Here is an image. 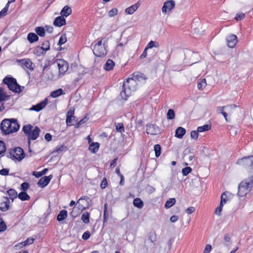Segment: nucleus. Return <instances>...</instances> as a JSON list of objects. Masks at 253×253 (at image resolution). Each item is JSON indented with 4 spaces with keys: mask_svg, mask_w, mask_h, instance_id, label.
<instances>
[{
    "mask_svg": "<svg viewBox=\"0 0 253 253\" xmlns=\"http://www.w3.org/2000/svg\"><path fill=\"white\" fill-rule=\"evenodd\" d=\"M21 65L23 68H27L32 71L34 70L35 65L29 59H23L19 60Z\"/></svg>",
    "mask_w": 253,
    "mask_h": 253,
    "instance_id": "15",
    "label": "nucleus"
},
{
    "mask_svg": "<svg viewBox=\"0 0 253 253\" xmlns=\"http://www.w3.org/2000/svg\"><path fill=\"white\" fill-rule=\"evenodd\" d=\"M154 150L155 151V156L159 157L161 153V147L159 144H156L154 145Z\"/></svg>",
    "mask_w": 253,
    "mask_h": 253,
    "instance_id": "43",
    "label": "nucleus"
},
{
    "mask_svg": "<svg viewBox=\"0 0 253 253\" xmlns=\"http://www.w3.org/2000/svg\"><path fill=\"white\" fill-rule=\"evenodd\" d=\"M6 151V146L5 143L0 140V155L2 154V153H4Z\"/></svg>",
    "mask_w": 253,
    "mask_h": 253,
    "instance_id": "50",
    "label": "nucleus"
},
{
    "mask_svg": "<svg viewBox=\"0 0 253 253\" xmlns=\"http://www.w3.org/2000/svg\"><path fill=\"white\" fill-rule=\"evenodd\" d=\"M102 40L99 41L93 46V52L96 57H102L106 56L107 53V44L105 43L102 44Z\"/></svg>",
    "mask_w": 253,
    "mask_h": 253,
    "instance_id": "6",
    "label": "nucleus"
},
{
    "mask_svg": "<svg viewBox=\"0 0 253 253\" xmlns=\"http://www.w3.org/2000/svg\"><path fill=\"white\" fill-rule=\"evenodd\" d=\"M137 83L135 79H127L124 81L123 85L122 91L120 93V95L123 99L127 100L132 92L135 91L137 89Z\"/></svg>",
    "mask_w": 253,
    "mask_h": 253,
    "instance_id": "2",
    "label": "nucleus"
},
{
    "mask_svg": "<svg viewBox=\"0 0 253 253\" xmlns=\"http://www.w3.org/2000/svg\"><path fill=\"white\" fill-rule=\"evenodd\" d=\"M192 171V169L189 167H187L182 169V173L183 175L186 176Z\"/></svg>",
    "mask_w": 253,
    "mask_h": 253,
    "instance_id": "49",
    "label": "nucleus"
},
{
    "mask_svg": "<svg viewBox=\"0 0 253 253\" xmlns=\"http://www.w3.org/2000/svg\"><path fill=\"white\" fill-rule=\"evenodd\" d=\"M237 164L246 168L250 173H253V156L245 157L239 159Z\"/></svg>",
    "mask_w": 253,
    "mask_h": 253,
    "instance_id": "7",
    "label": "nucleus"
},
{
    "mask_svg": "<svg viewBox=\"0 0 253 253\" xmlns=\"http://www.w3.org/2000/svg\"><path fill=\"white\" fill-rule=\"evenodd\" d=\"M47 103L48 99L47 98H45L43 101H41V102L35 105H33L30 110L36 112H39L42 109L45 108Z\"/></svg>",
    "mask_w": 253,
    "mask_h": 253,
    "instance_id": "14",
    "label": "nucleus"
},
{
    "mask_svg": "<svg viewBox=\"0 0 253 253\" xmlns=\"http://www.w3.org/2000/svg\"><path fill=\"white\" fill-rule=\"evenodd\" d=\"M27 40L30 43H33L39 40V37L34 33H30L28 34Z\"/></svg>",
    "mask_w": 253,
    "mask_h": 253,
    "instance_id": "28",
    "label": "nucleus"
},
{
    "mask_svg": "<svg viewBox=\"0 0 253 253\" xmlns=\"http://www.w3.org/2000/svg\"><path fill=\"white\" fill-rule=\"evenodd\" d=\"M75 110L74 108L70 109L66 114V123L68 126H72L73 121L72 118L75 119L74 115Z\"/></svg>",
    "mask_w": 253,
    "mask_h": 253,
    "instance_id": "20",
    "label": "nucleus"
},
{
    "mask_svg": "<svg viewBox=\"0 0 253 253\" xmlns=\"http://www.w3.org/2000/svg\"><path fill=\"white\" fill-rule=\"evenodd\" d=\"M63 94V91L62 89L59 88L57 90H55L51 92L50 93V96L53 98H55V97L59 96L60 95H61Z\"/></svg>",
    "mask_w": 253,
    "mask_h": 253,
    "instance_id": "38",
    "label": "nucleus"
},
{
    "mask_svg": "<svg viewBox=\"0 0 253 253\" xmlns=\"http://www.w3.org/2000/svg\"><path fill=\"white\" fill-rule=\"evenodd\" d=\"M146 133L151 135H157L160 133V129L156 125L150 124L146 125Z\"/></svg>",
    "mask_w": 253,
    "mask_h": 253,
    "instance_id": "11",
    "label": "nucleus"
},
{
    "mask_svg": "<svg viewBox=\"0 0 253 253\" xmlns=\"http://www.w3.org/2000/svg\"><path fill=\"white\" fill-rule=\"evenodd\" d=\"M30 184L27 182H23L21 185V189L23 191H27L30 188Z\"/></svg>",
    "mask_w": 253,
    "mask_h": 253,
    "instance_id": "51",
    "label": "nucleus"
},
{
    "mask_svg": "<svg viewBox=\"0 0 253 253\" xmlns=\"http://www.w3.org/2000/svg\"><path fill=\"white\" fill-rule=\"evenodd\" d=\"M140 3L139 1L133 4L125 9V12L127 14H132L140 6Z\"/></svg>",
    "mask_w": 253,
    "mask_h": 253,
    "instance_id": "21",
    "label": "nucleus"
},
{
    "mask_svg": "<svg viewBox=\"0 0 253 253\" xmlns=\"http://www.w3.org/2000/svg\"><path fill=\"white\" fill-rule=\"evenodd\" d=\"M7 193L9 195L10 199L12 200V202L18 196V194L16 191L14 189H9L7 191Z\"/></svg>",
    "mask_w": 253,
    "mask_h": 253,
    "instance_id": "31",
    "label": "nucleus"
},
{
    "mask_svg": "<svg viewBox=\"0 0 253 253\" xmlns=\"http://www.w3.org/2000/svg\"><path fill=\"white\" fill-rule=\"evenodd\" d=\"M34 54L38 56H40L42 55L45 54V52L43 50L42 47H41L40 46H37L33 51Z\"/></svg>",
    "mask_w": 253,
    "mask_h": 253,
    "instance_id": "33",
    "label": "nucleus"
},
{
    "mask_svg": "<svg viewBox=\"0 0 253 253\" xmlns=\"http://www.w3.org/2000/svg\"><path fill=\"white\" fill-rule=\"evenodd\" d=\"M20 126L15 119H5L0 124L1 133L5 135L17 132Z\"/></svg>",
    "mask_w": 253,
    "mask_h": 253,
    "instance_id": "1",
    "label": "nucleus"
},
{
    "mask_svg": "<svg viewBox=\"0 0 253 253\" xmlns=\"http://www.w3.org/2000/svg\"><path fill=\"white\" fill-rule=\"evenodd\" d=\"M90 213L88 212H85L82 215L81 219L85 224H88L89 222Z\"/></svg>",
    "mask_w": 253,
    "mask_h": 253,
    "instance_id": "35",
    "label": "nucleus"
},
{
    "mask_svg": "<svg viewBox=\"0 0 253 253\" xmlns=\"http://www.w3.org/2000/svg\"><path fill=\"white\" fill-rule=\"evenodd\" d=\"M115 127L118 132L120 133L125 132L124 126L123 123H115Z\"/></svg>",
    "mask_w": 253,
    "mask_h": 253,
    "instance_id": "42",
    "label": "nucleus"
},
{
    "mask_svg": "<svg viewBox=\"0 0 253 253\" xmlns=\"http://www.w3.org/2000/svg\"><path fill=\"white\" fill-rule=\"evenodd\" d=\"M157 46H158V45H156V42H154L153 41H151L147 44V45H146V49H149V48H153L154 47H157Z\"/></svg>",
    "mask_w": 253,
    "mask_h": 253,
    "instance_id": "57",
    "label": "nucleus"
},
{
    "mask_svg": "<svg viewBox=\"0 0 253 253\" xmlns=\"http://www.w3.org/2000/svg\"><path fill=\"white\" fill-rule=\"evenodd\" d=\"M9 169H2L0 170V174L3 176L8 175Z\"/></svg>",
    "mask_w": 253,
    "mask_h": 253,
    "instance_id": "59",
    "label": "nucleus"
},
{
    "mask_svg": "<svg viewBox=\"0 0 253 253\" xmlns=\"http://www.w3.org/2000/svg\"><path fill=\"white\" fill-rule=\"evenodd\" d=\"M245 17V14L244 13L237 14L235 19L237 21H240L243 20Z\"/></svg>",
    "mask_w": 253,
    "mask_h": 253,
    "instance_id": "61",
    "label": "nucleus"
},
{
    "mask_svg": "<svg viewBox=\"0 0 253 253\" xmlns=\"http://www.w3.org/2000/svg\"><path fill=\"white\" fill-rule=\"evenodd\" d=\"M132 78L135 79L136 82L137 81L141 82L145 81L147 79L146 76L142 73H134L132 74Z\"/></svg>",
    "mask_w": 253,
    "mask_h": 253,
    "instance_id": "23",
    "label": "nucleus"
},
{
    "mask_svg": "<svg viewBox=\"0 0 253 253\" xmlns=\"http://www.w3.org/2000/svg\"><path fill=\"white\" fill-rule=\"evenodd\" d=\"M35 31L37 35L41 37H43L45 35V30L43 27H37L35 28Z\"/></svg>",
    "mask_w": 253,
    "mask_h": 253,
    "instance_id": "32",
    "label": "nucleus"
},
{
    "mask_svg": "<svg viewBox=\"0 0 253 253\" xmlns=\"http://www.w3.org/2000/svg\"><path fill=\"white\" fill-rule=\"evenodd\" d=\"M195 211V208L193 207H190L187 208L185 211L187 214H191L194 212Z\"/></svg>",
    "mask_w": 253,
    "mask_h": 253,
    "instance_id": "64",
    "label": "nucleus"
},
{
    "mask_svg": "<svg viewBox=\"0 0 253 253\" xmlns=\"http://www.w3.org/2000/svg\"><path fill=\"white\" fill-rule=\"evenodd\" d=\"M108 186V182L107 179L105 177H104L102 180V182L100 184V187L102 189H104Z\"/></svg>",
    "mask_w": 253,
    "mask_h": 253,
    "instance_id": "58",
    "label": "nucleus"
},
{
    "mask_svg": "<svg viewBox=\"0 0 253 253\" xmlns=\"http://www.w3.org/2000/svg\"><path fill=\"white\" fill-rule=\"evenodd\" d=\"M211 250V246L210 244H207L206 246L203 253H210Z\"/></svg>",
    "mask_w": 253,
    "mask_h": 253,
    "instance_id": "63",
    "label": "nucleus"
},
{
    "mask_svg": "<svg viewBox=\"0 0 253 253\" xmlns=\"http://www.w3.org/2000/svg\"><path fill=\"white\" fill-rule=\"evenodd\" d=\"M2 83L7 85L9 90L16 93H21L24 89V86L17 83L16 79L10 76H6L3 79Z\"/></svg>",
    "mask_w": 253,
    "mask_h": 253,
    "instance_id": "3",
    "label": "nucleus"
},
{
    "mask_svg": "<svg viewBox=\"0 0 253 253\" xmlns=\"http://www.w3.org/2000/svg\"><path fill=\"white\" fill-rule=\"evenodd\" d=\"M115 62L111 60L108 59L106 63L104 65L103 69L106 71H111L112 70L115 66Z\"/></svg>",
    "mask_w": 253,
    "mask_h": 253,
    "instance_id": "24",
    "label": "nucleus"
},
{
    "mask_svg": "<svg viewBox=\"0 0 253 253\" xmlns=\"http://www.w3.org/2000/svg\"><path fill=\"white\" fill-rule=\"evenodd\" d=\"M176 200L175 198H169L166 202L165 204V208L166 209H169L174 204H175Z\"/></svg>",
    "mask_w": 253,
    "mask_h": 253,
    "instance_id": "37",
    "label": "nucleus"
},
{
    "mask_svg": "<svg viewBox=\"0 0 253 253\" xmlns=\"http://www.w3.org/2000/svg\"><path fill=\"white\" fill-rule=\"evenodd\" d=\"M227 44L229 47L233 48L237 42V37L235 35H231L226 38Z\"/></svg>",
    "mask_w": 253,
    "mask_h": 253,
    "instance_id": "17",
    "label": "nucleus"
},
{
    "mask_svg": "<svg viewBox=\"0 0 253 253\" xmlns=\"http://www.w3.org/2000/svg\"><path fill=\"white\" fill-rule=\"evenodd\" d=\"M4 200L0 203V210L2 211H6L10 209V201L8 197H3Z\"/></svg>",
    "mask_w": 253,
    "mask_h": 253,
    "instance_id": "19",
    "label": "nucleus"
},
{
    "mask_svg": "<svg viewBox=\"0 0 253 253\" xmlns=\"http://www.w3.org/2000/svg\"><path fill=\"white\" fill-rule=\"evenodd\" d=\"M41 47L43 48V50L46 52L50 49L49 42L48 40L45 41L43 42L42 46Z\"/></svg>",
    "mask_w": 253,
    "mask_h": 253,
    "instance_id": "46",
    "label": "nucleus"
},
{
    "mask_svg": "<svg viewBox=\"0 0 253 253\" xmlns=\"http://www.w3.org/2000/svg\"><path fill=\"white\" fill-rule=\"evenodd\" d=\"M40 131L41 130L38 126H35L34 129L31 130L27 136L29 146H30L31 140H36L39 136Z\"/></svg>",
    "mask_w": 253,
    "mask_h": 253,
    "instance_id": "12",
    "label": "nucleus"
},
{
    "mask_svg": "<svg viewBox=\"0 0 253 253\" xmlns=\"http://www.w3.org/2000/svg\"><path fill=\"white\" fill-rule=\"evenodd\" d=\"M66 24V20L64 17L61 16H58L55 18L53 25L56 27H61Z\"/></svg>",
    "mask_w": 253,
    "mask_h": 253,
    "instance_id": "22",
    "label": "nucleus"
},
{
    "mask_svg": "<svg viewBox=\"0 0 253 253\" xmlns=\"http://www.w3.org/2000/svg\"><path fill=\"white\" fill-rule=\"evenodd\" d=\"M175 4V1L173 0H169L165 2L162 7V12L165 13H167L168 11H169L173 8Z\"/></svg>",
    "mask_w": 253,
    "mask_h": 253,
    "instance_id": "16",
    "label": "nucleus"
},
{
    "mask_svg": "<svg viewBox=\"0 0 253 253\" xmlns=\"http://www.w3.org/2000/svg\"><path fill=\"white\" fill-rule=\"evenodd\" d=\"M245 182L248 186V187H249V188L252 189L253 186V175L249 178H248L247 181H245Z\"/></svg>",
    "mask_w": 253,
    "mask_h": 253,
    "instance_id": "52",
    "label": "nucleus"
},
{
    "mask_svg": "<svg viewBox=\"0 0 253 253\" xmlns=\"http://www.w3.org/2000/svg\"><path fill=\"white\" fill-rule=\"evenodd\" d=\"M33 126L31 125H27L26 126H24L22 130L24 133L27 135V136L28 135V134L30 133L31 130H32Z\"/></svg>",
    "mask_w": 253,
    "mask_h": 253,
    "instance_id": "40",
    "label": "nucleus"
},
{
    "mask_svg": "<svg viewBox=\"0 0 253 253\" xmlns=\"http://www.w3.org/2000/svg\"><path fill=\"white\" fill-rule=\"evenodd\" d=\"M233 197V195L228 191L223 193L221 195L220 203L225 205L227 201L231 200Z\"/></svg>",
    "mask_w": 253,
    "mask_h": 253,
    "instance_id": "18",
    "label": "nucleus"
},
{
    "mask_svg": "<svg viewBox=\"0 0 253 253\" xmlns=\"http://www.w3.org/2000/svg\"><path fill=\"white\" fill-rule=\"evenodd\" d=\"M35 241V239L33 238H28L24 242H23V243H24V246L29 245L32 244Z\"/></svg>",
    "mask_w": 253,
    "mask_h": 253,
    "instance_id": "54",
    "label": "nucleus"
},
{
    "mask_svg": "<svg viewBox=\"0 0 253 253\" xmlns=\"http://www.w3.org/2000/svg\"><path fill=\"white\" fill-rule=\"evenodd\" d=\"M57 63L59 69V74L64 75L68 69V63L64 59H60L57 60Z\"/></svg>",
    "mask_w": 253,
    "mask_h": 253,
    "instance_id": "9",
    "label": "nucleus"
},
{
    "mask_svg": "<svg viewBox=\"0 0 253 253\" xmlns=\"http://www.w3.org/2000/svg\"><path fill=\"white\" fill-rule=\"evenodd\" d=\"M167 119L168 120H172L175 118V113L173 110L169 109L167 114Z\"/></svg>",
    "mask_w": 253,
    "mask_h": 253,
    "instance_id": "45",
    "label": "nucleus"
},
{
    "mask_svg": "<svg viewBox=\"0 0 253 253\" xmlns=\"http://www.w3.org/2000/svg\"><path fill=\"white\" fill-rule=\"evenodd\" d=\"M252 189L249 188L244 181H242L238 186V195L239 197H244Z\"/></svg>",
    "mask_w": 253,
    "mask_h": 253,
    "instance_id": "10",
    "label": "nucleus"
},
{
    "mask_svg": "<svg viewBox=\"0 0 253 253\" xmlns=\"http://www.w3.org/2000/svg\"><path fill=\"white\" fill-rule=\"evenodd\" d=\"M157 240V237L155 231H150L148 235L147 239L144 241V246L147 252H151L154 250Z\"/></svg>",
    "mask_w": 253,
    "mask_h": 253,
    "instance_id": "4",
    "label": "nucleus"
},
{
    "mask_svg": "<svg viewBox=\"0 0 253 253\" xmlns=\"http://www.w3.org/2000/svg\"><path fill=\"white\" fill-rule=\"evenodd\" d=\"M18 197L21 201H27L30 199V196L25 191L21 192Z\"/></svg>",
    "mask_w": 253,
    "mask_h": 253,
    "instance_id": "34",
    "label": "nucleus"
},
{
    "mask_svg": "<svg viewBox=\"0 0 253 253\" xmlns=\"http://www.w3.org/2000/svg\"><path fill=\"white\" fill-rule=\"evenodd\" d=\"M103 225H104L105 223H107V220L109 216V213L107 211V204H105L104 205V212H103Z\"/></svg>",
    "mask_w": 253,
    "mask_h": 253,
    "instance_id": "36",
    "label": "nucleus"
},
{
    "mask_svg": "<svg viewBox=\"0 0 253 253\" xmlns=\"http://www.w3.org/2000/svg\"><path fill=\"white\" fill-rule=\"evenodd\" d=\"M72 9L68 5L65 6L60 12V14L63 17H67L72 13Z\"/></svg>",
    "mask_w": 253,
    "mask_h": 253,
    "instance_id": "26",
    "label": "nucleus"
},
{
    "mask_svg": "<svg viewBox=\"0 0 253 253\" xmlns=\"http://www.w3.org/2000/svg\"><path fill=\"white\" fill-rule=\"evenodd\" d=\"M186 133V130L184 128L179 126L175 130V136L178 138H182Z\"/></svg>",
    "mask_w": 253,
    "mask_h": 253,
    "instance_id": "25",
    "label": "nucleus"
},
{
    "mask_svg": "<svg viewBox=\"0 0 253 253\" xmlns=\"http://www.w3.org/2000/svg\"><path fill=\"white\" fill-rule=\"evenodd\" d=\"M118 9L116 8H112L111 10L109 11L108 15L110 17H112L115 15H116L118 13Z\"/></svg>",
    "mask_w": 253,
    "mask_h": 253,
    "instance_id": "53",
    "label": "nucleus"
},
{
    "mask_svg": "<svg viewBox=\"0 0 253 253\" xmlns=\"http://www.w3.org/2000/svg\"><path fill=\"white\" fill-rule=\"evenodd\" d=\"M91 200L87 196H82L77 202L78 208L81 211L84 210L89 208Z\"/></svg>",
    "mask_w": 253,
    "mask_h": 253,
    "instance_id": "8",
    "label": "nucleus"
},
{
    "mask_svg": "<svg viewBox=\"0 0 253 253\" xmlns=\"http://www.w3.org/2000/svg\"><path fill=\"white\" fill-rule=\"evenodd\" d=\"M90 236V232L88 231H86L83 233L82 235V239L84 240H86L89 238Z\"/></svg>",
    "mask_w": 253,
    "mask_h": 253,
    "instance_id": "60",
    "label": "nucleus"
},
{
    "mask_svg": "<svg viewBox=\"0 0 253 253\" xmlns=\"http://www.w3.org/2000/svg\"><path fill=\"white\" fill-rule=\"evenodd\" d=\"M223 207V205L221 204L220 203L219 206H218L215 209V213L218 215H220L221 212L222 210Z\"/></svg>",
    "mask_w": 253,
    "mask_h": 253,
    "instance_id": "55",
    "label": "nucleus"
},
{
    "mask_svg": "<svg viewBox=\"0 0 253 253\" xmlns=\"http://www.w3.org/2000/svg\"><path fill=\"white\" fill-rule=\"evenodd\" d=\"M67 213V211L65 210H62L60 211L59 213L57 216V220L58 221L61 222L65 219L68 216Z\"/></svg>",
    "mask_w": 253,
    "mask_h": 253,
    "instance_id": "27",
    "label": "nucleus"
},
{
    "mask_svg": "<svg viewBox=\"0 0 253 253\" xmlns=\"http://www.w3.org/2000/svg\"><path fill=\"white\" fill-rule=\"evenodd\" d=\"M52 177L53 176L50 174L49 176H45L41 177L38 182V185L41 188L45 187L50 182Z\"/></svg>",
    "mask_w": 253,
    "mask_h": 253,
    "instance_id": "13",
    "label": "nucleus"
},
{
    "mask_svg": "<svg viewBox=\"0 0 253 253\" xmlns=\"http://www.w3.org/2000/svg\"><path fill=\"white\" fill-rule=\"evenodd\" d=\"M6 157L8 158L11 159L12 160L21 161L25 158V154L23 149L17 147L13 149L8 150L6 153Z\"/></svg>",
    "mask_w": 253,
    "mask_h": 253,
    "instance_id": "5",
    "label": "nucleus"
},
{
    "mask_svg": "<svg viewBox=\"0 0 253 253\" xmlns=\"http://www.w3.org/2000/svg\"><path fill=\"white\" fill-rule=\"evenodd\" d=\"M67 42V38L65 34H62L59 40L58 44L61 45Z\"/></svg>",
    "mask_w": 253,
    "mask_h": 253,
    "instance_id": "48",
    "label": "nucleus"
},
{
    "mask_svg": "<svg viewBox=\"0 0 253 253\" xmlns=\"http://www.w3.org/2000/svg\"><path fill=\"white\" fill-rule=\"evenodd\" d=\"M99 148V144L98 142H92L89 145V150L92 153H96Z\"/></svg>",
    "mask_w": 253,
    "mask_h": 253,
    "instance_id": "29",
    "label": "nucleus"
},
{
    "mask_svg": "<svg viewBox=\"0 0 253 253\" xmlns=\"http://www.w3.org/2000/svg\"><path fill=\"white\" fill-rule=\"evenodd\" d=\"M133 204L134 207L142 209L144 206L143 202L139 198H136L133 200Z\"/></svg>",
    "mask_w": 253,
    "mask_h": 253,
    "instance_id": "30",
    "label": "nucleus"
},
{
    "mask_svg": "<svg viewBox=\"0 0 253 253\" xmlns=\"http://www.w3.org/2000/svg\"><path fill=\"white\" fill-rule=\"evenodd\" d=\"M206 85L207 83L206 79H203L200 82H198L197 87L199 90H203Z\"/></svg>",
    "mask_w": 253,
    "mask_h": 253,
    "instance_id": "44",
    "label": "nucleus"
},
{
    "mask_svg": "<svg viewBox=\"0 0 253 253\" xmlns=\"http://www.w3.org/2000/svg\"><path fill=\"white\" fill-rule=\"evenodd\" d=\"M211 129V125H205L203 126H200L197 127V130L199 132H202L206 131H208Z\"/></svg>",
    "mask_w": 253,
    "mask_h": 253,
    "instance_id": "39",
    "label": "nucleus"
},
{
    "mask_svg": "<svg viewBox=\"0 0 253 253\" xmlns=\"http://www.w3.org/2000/svg\"><path fill=\"white\" fill-rule=\"evenodd\" d=\"M9 96L4 92L3 88L0 87V102L5 100Z\"/></svg>",
    "mask_w": 253,
    "mask_h": 253,
    "instance_id": "41",
    "label": "nucleus"
},
{
    "mask_svg": "<svg viewBox=\"0 0 253 253\" xmlns=\"http://www.w3.org/2000/svg\"><path fill=\"white\" fill-rule=\"evenodd\" d=\"M198 130H192L191 132V137L192 138L197 140L198 138L199 133Z\"/></svg>",
    "mask_w": 253,
    "mask_h": 253,
    "instance_id": "56",
    "label": "nucleus"
},
{
    "mask_svg": "<svg viewBox=\"0 0 253 253\" xmlns=\"http://www.w3.org/2000/svg\"><path fill=\"white\" fill-rule=\"evenodd\" d=\"M6 229V226L4 221H2L0 222V232H3Z\"/></svg>",
    "mask_w": 253,
    "mask_h": 253,
    "instance_id": "62",
    "label": "nucleus"
},
{
    "mask_svg": "<svg viewBox=\"0 0 253 253\" xmlns=\"http://www.w3.org/2000/svg\"><path fill=\"white\" fill-rule=\"evenodd\" d=\"M66 150V147L64 145L58 146L53 151V153H57V154H60L64 150Z\"/></svg>",
    "mask_w": 253,
    "mask_h": 253,
    "instance_id": "47",
    "label": "nucleus"
}]
</instances>
